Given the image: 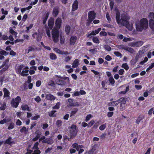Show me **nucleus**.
Here are the masks:
<instances>
[{
	"label": "nucleus",
	"mask_w": 154,
	"mask_h": 154,
	"mask_svg": "<svg viewBox=\"0 0 154 154\" xmlns=\"http://www.w3.org/2000/svg\"><path fill=\"white\" fill-rule=\"evenodd\" d=\"M104 48L106 51H110L111 50V47L109 45H105L104 46Z\"/></svg>",
	"instance_id": "49530a36"
},
{
	"label": "nucleus",
	"mask_w": 154,
	"mask_h": 154,
	"mask_svg": "<svg viewBox=\"0 0 154 154\" xmlns=\"http://www.w3.org/2000/svg\"><path fill=\"white\" fill-rule=\"evenodd\" d=\"M45 29L46 31V33L48 37L49 38L51 37V34L50 29L47 26H45Z\"/></svg>",
	"instance_id": "c756f323"
},
{
	"label": "nucleus",
	"mask_w": 154,
	"mask_h": 154,
	"mask_svg": "<svg viewBox=\"0 0 154 154\" xmlns=\"http://www.w3.org/2000/svg\"><path fill=\"white\" fill-rule=\"evenodd\" d=\"M79 129L76 125L72 124L70 128V134L71 139H73L75 137L78 132Z\"/></svg>",
	"instance_id": "7ed1b4c3"
},
{
	"label": "nucleus",
	"mask_w": 154,
	"mask_h": 154,
	"mask_svg": "<svg viewBox=\"0 0 154 154\" xmlns=\"http://www.w3.org/2000/svg\"><path fill=\"white\" fill-rule=\"evenodd\" d=\"M71 29V27L69 25H66L65 27V30L66 34L67 35H69L70 31Z\"/></svg>",
	"instance_id": "a878e982"
},
{
	"label": "nucleus",
	"mask_w": 154,
	"mask_h": 154,
	"mask_svg": "<svg viewBox=\"0 0 154 154\" xmlns=\"http://www.w3.org/2000/svg\"><path fill=\"white\" fill-rule=\"evenodd\" d=\"M36 134V136L32 139V141H35L37 140L40 137L41 134L38 131H36L35 132Z\"/></svg>",
	"instance_id": "412c9836"
},
{
	"label": "nucleus",
	"mask_w": 154,
	"mask_h": 154,
	"mask_svg": "<svg viewBox=\"0 0 154 154\" xmlns=\"http://www.w3.org/2000/svg\"><path fill=\"white\" fill-rule=\"evenodd\" d=\"M22 110L23 111L27 110L28 111H30V109L29 106L27 104H25L21 106Z\"/></svg>",
	"instance_id": "b1692460"
},
{
	"label": "nucleus",
	"mask_w": 154,
	"mask_h": 154,
	"mask_svg": "<svg viewBox=\"0 0 154 154\" xmlns=\"http://www.w3.org/2000/svg\"><path fill=\"white\" fill-rule=\"evenodd\" d=\"M56 124L57 126L59 127L62 125V122L60 120H57Z\"/></svg>",
	"instance_id": "8fccbe9b"
},
{
	"label": "nucleus",
	"mask_w": 154,
	"mask_h": 154,
	"mask_svg": "<svg viewBox=\"0 0 154 154\" xmlns=\"http://www.w3.org/2000/svg\"><path fill=\"white\" fill-rule=\"evenodd\" d=\"M59 12V9L58 6H55L54 8L52 15L53 17H56L58 15Z\"/></svg>",
	"instance_id": "9b49d317"
},
{
	"label": "nucleus",
	"mask_w": 154,
	"mask_h": 154,
	"mask_svg": "<svg viewBox=\"0 0 154 154\" xmlns=\"http://www.w3.org/2000/svg\"><path fill=\"white\" fill-rule=\"evenodd\" d=\"M149 17L152 19H154V13L153 12H150L149 15Z\"/></svg>",
	"instance_id": "774afa93"
},
{
	"label": "nucleus",
	"mask_w": 154,
	"mask_h": 154,
	"mask_svg": "<svg viewBox=\"0 0 154 154\" xmlns=\"http://www.w3.org/2000/svg\"><path fill=\"white\" fill-rule=\"evenodd\" d=\"M41 152L40 150L38 149L35 150L31 154H40Z\"/></svg>",
	"instance_id": "338daca9"
},
{
	"label": "nucleus",
	"mask_w": 154,
	"mask_h": 154,
	"mask_svg": "<svg viewBox=\"0 0 154 154\" xmlns=\"http://www.w3.org/2000/svg\"><path fill=\"white\" fill-rule=\"evenodd\" d=\"M100 36H106L107 35V33L105 31H101L100 33Z\"/></svg>",
	"instance_id": "6e6d98bb"
},
{
	"label": "nucleus",
	"mask_w": 154,
	"mask_h": 154,
	"mask_svg": "<svg viewBox=\"0 0 154 154\" xmlns=\"http://www.w3.org/2000/svg\"><path fill=\"white\" fill-rule=\"evenodd\" d=\"M28 131V129L26 128L25 126H23L20 130V131L21 133H23L25 134H26Z\"/></svg>",
	"instance_id": "cd10ccee"
},
{
	"label": "nucleus",
	"mask_w": 154,
	"mask_h": 154,
	"mask_svg": "<svg viewBox=\"0 0 154 154\" xmlns=\"http://www.w3.org/2000/svg\"><path fill=\"white\" fill-rule=\"evenodd\" d=\"M49 55L50 58L52 60H55L57 58V56L53 53H50Z\"/></svg>",
	"instance_id": "7c9ffc66"
},
{
	"label": "nucleus",
	"mask_w": 154,
	"mask_h": 154,
	"mask_svg": "<svg viewBox=\"0 0 154 154\" xmlns=\"http://www.w3.org/2000/svg\"><path fill=\"white\" fill-rule=\"evenodd\" d=\"M94 123L95 122L93 120L91 121L88 124V127H91L94 124Z\"/></svg>",
	"instance_id": "bf43d9fd"
},
{
	"label": "nucleus",
	"mask_w": 154,
	"mask_h": 154,
	"mask_svg": "<svg viewBox=\"0 0 154 154\" xmlns=\"http://www.w3.org/2000/svg\"><path fill=\"white\" fill-rule=\"evenodd\" d=\"M14 123L12 122L10 123L8 127V130H11L14 128Z\"/></svg>",
	"instance_id": "a19ab883"
},
{
	"label": "nucleus",
	"mask_w": 154,
	"mask_h": 154,
	"mask_svg": "<svg viewBox=\"0 0 154 154\" xmlns=\"http://www.w3.org/2000/svg\"><path fill=\"white\" fill-rule=\"evenodd\" d=\"M150 28L154 31V21L153 19H151L149 21Z\"/></svg>",
	"instance_id": "5701e85b"
},
{
	"label": "nucleus",
	"mask_w": 154,
	"mask_h": 154,
	"mask_svg": "<svg viewBox=\"0 0 154 154\" xmlns=\"http://www.w3.org/2000/svg\"><path fill=\"white\" fill-rule=\"evenodd\" d=\"M78 108H75L74 109L73 111H71L70 116H71L75 115V114L78 112Z\"/></svg>",
	"instance_id": "c03bdc74"
},
{
	"label": "nucleus",
	"mask_w": 154,
	"mask_h": 154,
	"mask_svg": "<svg viewBox=\"0 0 154 154\" xmlns=\"http://www.w3.org/2000/svg\"><path fill=\"white\" fill-rule=\"evenodd\" d=\"M8 39V37L6 35H2L0 39L2 40H6Z\"/></svg>",
	"instance_id": "864d4df0"
},
{
	"label": "nucleus",
	"mask_w": 154,
	"mask_h": 154,
	"mask_svg": "<svg viewBox=\"0 0 154 154\" xmlns=\"http://www.w3.org/2000/svg\"><path fill=\"white\" fill-rule=\"evenodd\" d=\"M30 70L29 71V73L30 75H33L35 73V71L37 70V68L36 66H31L30 67Z\"/></svg>",
	"instance_id": "6ab92c4d"
},
{
	"label": "nucleus",
	"mask_w": 154,
	"mask_h": 154,
	"mask_svg": "<svg viewBox=\"0 0 154 154\" xmlns=\"http://www.w3.org/2000/svg\"><path fill=\"white\" fill-rule=\"evenodd\" d=\"M33 25V24L32 23L30 24L29 26H27L26 27V29L25 30V32L26 33L29 32V30L32 28Z\"/></svg>",
	"instance_id": "c9c22d12"
},
{
	"label": "nucleus",
	"mask_w": 154,
	"mask_h": 154,
	"mask_svg": "<svg viewBox=\"0 0 154 154\" xmlns=\"http://www.w3.org/2000/svg\"><path fill=\"white\" fill-rule=\"evenodd\" d=\"M32 36L34 39L36 38V41L38 42H39L42 38V35L41 34L35 32L32 35Z\"/></svg>",
	"instance_id": "6e6552de"
},
{
	"label": "nucleus",
	"mask_w": 154,
	"mask_h": 154,
	"mask_svg": "<svg viewBox=\"0 0 154 154\" xmlns=\"http://www.w3.org/2000/svg\"><path fill=\"white\" fill-rule=\"evenodd\" d=\"M60 42L61 44L63 45L64 43L65 39L64 37L60 34Z\"/></svg>",
	"instance_id": "2f4dec72"
},
{
	"label": "nucleus",
	"mask_w": 154,
	"mask_h": 154,
	"mask_svg": "<svg viewBox=\"0 0 154 154\" xmlns=\"http://www.w3.org/2000/svg\"><path fill=\"white\" fill-rule=\"evenodd\" d=\"M124 70L123 69H120L119 71V74L121 75H122L124 73Z\"/></svg>",
	"instance_id": "69168bd1"
},
{
	"label": "nucleus",
	"mask_w": 154,
	"mask_h": 154,
	"mask_svg": "<svg viewBox=\"0 0 154 154\" xmlns=\"http://www.w3.org/2000/svg\"><path fill=\"white\" fill-rule=\"evenodd\" d=\"M62 23V20L61 18L59 17L57 18L55 20V26L54 28L59 29L61 26Z\"/></svg>",
	"instance_id": "423d86ee"
},
{
	"label": "nucleus",
	"mask_w": 154,
	"mask_h": 154,
	"mask_svg": "<svg viewBox=\"0 0 154 154\" xmlns=\"http://www.w3.org/2000/svg\"><path fill=\"white\" fill-rule=\"evenodd\" d=\"M54 24V19L53 17H51L48 20V25L50 29H52Z\"/></svg>",
	"instance_id": "9d476101"
},
{
	"label": "nucleus",
	"mask_w": 154,
	"mask_h": 154,
	"mask_svg": "<svg viewBox=\"0 0 154 154\" xmlns=\"http://www.w3.org/2000/svg\"><path fill=\"white\" fill-rule=\"evenodd\" d=\"M53 40L54 42L57 43L59 41V29L53 28L51 32Z\"/></svg>",
	"instance_id": "20e7f679"
},
{
	"label": "nucleus",
	"mask_w": 154,
	"mask_h": 154,
	"mask_svg": "<svg viewBox=\"0 0 154 154\" xmlns=\"http://www.w3.org/2000/svg\"><path fill=\"white\" fill-rule=\"evenodd\" d=\"M92 41L93 42L95 43L98 44L100 43L99 40L98 38L96 37H93L92 39Z\"/></svg>",
	"instance_id": "ea45409f"
},
{
	"label": "nucleus",
	"mask_w": 154,
	"mask_h": 154,
	"mask_svg": "<svg viewBox=\"0 0 154 154\" xmlns=\"http://www.w3.org/2000/svg\"><path fill=\"white\" fill-rule=\"evenodd\" d=\"M54 142L53 140L50 138H47L42 141L43 143H48L49 144H52Z\"/></svg>",
	"instance_id": "f3484780"
},
{
	"label": "nucleus",
	"mask_w": 154,
	"mask_h": 154,
	"mask_svg": "<svg viewBox=\"0 0 154 154\" xmlns=\"http://www.w3.org/2000/svg\"><path fill=\"white\" fill-rule=\"evenodd\" d=\"M79 65V60L78 59H76L73 62L72 67L74 68L77 67Z\"/></svg>",
	"instance_id": "393cba45"
},
{
	"label": "nucleus",
	"mask_w": 154,
	"mask_h": 154,
	"mask_svg": "<svg viewBox=\"0 0 154 154\" xmlns=\"http://www.w3.org/2000/svg\"><path fill=\"white\" fill-rule=\"evenodd\" d=\"M120 109L121 111L124 110L126 107V105L124 104H122V103H120Z\"/></svg>",
	"instance_id": "37998d69"
},
{
	"label": "nucleus",
	"mask_w": 154,
	"mask_h": 154,
	"mask_svg": "<svg viewBox=\"0 0 154 154\" xmlns=\"http://www.w3.org/2000/svg\"><path fill=\"white\" fill-rule=\"evenodd\" d=\"M144 118V116L142 115H140L136 120V123L137 124H139L141 120Z\"/></svg>",
	"instance_id": "aec40b11"
},
{
	"label": "nucleus",
	"mask_w": 154,
	"mask_h": 154,
	"mask_svg": "<svg viewBox=\"0 0 154 154\" xmlns=\"http://www.w3.org/2000/svg\"><path fill=\"white\" fill-rule=\"evenodd\" d=\"M6 104L5 103H4L0 107V109L1 110H5L6 109Z\"/></svg>",
	"instance_id": "3c124183"
},
{
	"label": "nucleus",
	"mask_w": 154,
	"mask_h": 154,
	"mask_svg": "<svg viewBox=\"0 0 154 154\" xmlns=\"http://www.w3.org/2000/svg\"><path fill=\"white\" fill-rule=\"evenodd\" d=\"M35 50V49L34 48L31 46H30L28 48V53H29L30 52L34 51Z\"/></svg>",
	"instance_id": "052dcab7"
},
{
	"label": "nucleus",
	"mask_w": 154,
	"mask_h": 154,
	"mask_svg": "<svg viewBox=\"0 0 154 154\" xmlns=\"http://www.w3.org/2000/svg\"><path fill=\"white\" fill-rule=\"evenodd\" d=\"M105 59L107 61H110L112 60V58L110 55H108L105 57Z\"/></svg>",
	"instance_id": "680f3d73"
},
{
	"label": "nucleus",
	"mask_w": 154,
	"mask_h": 154,
	"mask_svg": "<svg viewBox=\"0 0 154 154\" xmlns=\"http://www.w3.org/2000/svg\"><path fill=\"white\" fill-rule=\"evenodd\" d=\"M45 97L46 99L51 101L54 100L56 98V97L54 95L51 94H47Z\"/></svg>",
	"instance_id": "a211bd4d"
},
{
	"label": "nucleus",
	"mask_w": 154,
	"mask_h": 154,
	"mask_svg": "<svg viewBox=\"0 0 154 154\" xmlns=\"http://www.w3.org/2000/svg\"><path fill=\"white\" fill-rule=\"evenodd\" d=\"M38 142H36L34 144V146H33L32 149H38Z\"/></svg>",
	"instance_id": "5fc2aeb1"
},
{
	"label": "nucleus",
	"mask_w": 154,
	"mask_h": 154,
	"mask_svg": "<svg viewBox=\"0 0 154 154\" xmlns=\"http://www.w3.org/2000/svg\"><path fill=\"white\" fill-rule=\"evenodd\" d=\"M49 14L50 13L49 12H46L45 13L42 15V19L43 20V23L44 24H45L49 16Z\"/></svg>",
	"instance_id": "1a4fd4ad"
},
{
	"label": "nucleus",
	"mask_w": 154,
	"mask_h": 154,
	"mask_svg": "<svg viewBox=\"0 0 154 154\" xmlns=\"http://www.w3.org/2000/svg\"><path fill=\"white\" fill-rule=\"evenodd\" d=\"M71 57H69L68 56L65 57L64 61L67 63L71 59Z\"/></svg>",
	"instance_id": "e2e57ef3"
},
{
	"label": "nucleus",
	"mask_w": 154,
	"mask_h": 154,
	"mask_svg": "<svg viewBox=\"0 0 154 154\" xmlns=\"http://www.w3.org/2000/svg\"><path fill=\"white\" fill-rule=\"evenodd\" d=\"M103 26L104 27H107L111 28H113V26L112 25L109 24L104 23L103 24Z\"/></svg>",
	"instance_id": "09e8293b"
},
{
	"label": "nucleus",
	"mask_w": 154,
	"mask_h": 154,
	"mask_svg": "<svg viewBox=\"0 0 154 154\" xmlns=\"http://www.w3.org/2000/svg\"><path fill=\"white\" fill-rule=\"evenodd\" d=\"M91 117V115L89 114L87 115L85 118V121L87 122L90 119Z\"/></svg>",
	"instance_id": "4d7b16f0"
},
{
	"label": "nucleus",
	"mask_w": 154,
	"mask_h": 154,
	"mask_svg": "<svg viewBox=\"0 0 154 154\" xmlns=\"http://www.w3.org/2000/svg\"><path fill=\"white\" fill-rule=\"evenodd\" d=\"M77 40V37L72 36L70 39V44L71 45H73L75 44Z\"/></svg>",
	"instance_id": "dca6fc26"
},
{
	"label": "nucleus",
	"mask_w": 154,
	"mask_h": 154,
	"mask_svg": "<svg viewBox=\"0 0 154 154\" xmlns=\"http://www.w3.org/2000/svg\"><path fill=\"white\" fill-rule=\"evenodd\" d=\"M106 123H105L101 125L99 127V128L100 130L101 131H103L106 128Z\"/></svg>",
	"instance_id": "79ce46f5"
},
{
	"label": "nucleus",
	"mask_w": 154,
	"mask_h": 154,
	"mask_svg": "<svg viewBox=\"0 0 154 154\" xmlns=\"http://www.w3.org/2000/svg\"><path fill=\"white\" fill-rule=\"evenodd\" d=\"M1 11L2 14H4L5 15H7L8 14V11H7L5 10L3 8H2L1 9Z\"/></svg>",
	"instance_id": "0e129e2a"
},
{
	"label": "nucleus",
	"mask_w": 154,
	"mask_h": 154,
	"mask_svg": "<svg viewBox=\"0 0 154 154\" xmlns=\"http://www.w3.org/2000/svg\"><path fill=\"white\" fill-rule=\"evenodd\" d=\"M114 54H115L116 56L118 57H121L122 56V54L119 51H115L114 53Z\"/></svg>",
	"instance_id": "603ef678"
},
{
	"label": "nucleus",
	"mask_w": 154,
	"mask_h": 154,
	"mask_svg": "<svg viewBox=\"0 0 154 154\" xmlns=\"http://www.w3.org/2000/svg\"><path fill=\"white\" fill-rule=\"evenodd\" d=\"M79 2L77 0H75L72 5V11H74L77 10L78 8Z\"/></svg>",
	"instance_id": "ddd939ff"
},
{
	"label": "nucleus",
	"mask_w": 154,
	"mask_h": 154,
	"mask_svg": "<svg viewBox=\"0 0 154 154\" xmlns=\"http://www.w3.org/2000/svg\"><path fill=\"white\" fill-rule=\"evenodd\" d=\"M143 43L142 41L136 42L134 43V45L136 47H140L143 44Z\"/></svg>",
	"instance_id": "e433bc0d"
},
{
	"label": "nucleus",
	"mask_w": 154,
	"mask_h": 154,
	"mask_svg": "<svg viewBox=\"0 0 154 154\" xmlns=\"http://www.w3.org/2000/svg\"><path fill=\"white\" fill-rule=\"evenodd\" d=\"M122 67L124 68L126 70H127L129 69V67L126 63H124L122 64Z\"/></svg>",
	"instance_id": "f704fd0d"
},
{
	"label": "nucleus",
	"mask_w": 154,
	"mask_h": 154,
	"mask_svg": "<svg viewBox=\"0 0 154 154\" xmlns=\"http://www.w3.org/2000/svg\"><path fill=\"white\" fill-rule=\"evenodd\" d=\"M11 140L12 138L10 137H9L5 140V144H7L10 145H11L12 144L14 143L13 141H11Z\"/></svg>",
	"instance_id": "4be33fe9"
},
{
	"label": "nucleus",
	"mask_w": 154,
	"mask_h": 154,
	"mask_svg": "<svg viewBox=\"0 0 154 154\" xmlns=\"http://www.w3.org/2000/svg\"><path fill=\"white\" fill-rule=\"evenodd\" d=\"M55 82L57 85L61 86L64 85L66 84L65 82L59 79H56Z\"/></svg>",
	"instance_id": "2eb2a0df"
},
{
	"label": "nucleus",
	"mask_w": 154,
	"mask_h": 154,
	"mask_svg": "<svg viewBox=\"0 0 154 154\" xmlns=\"http://www.w3.org/2000/svg\"><path fill=\"white\" fill-rule=\"evenodd\" d=\"M21 98L19 96H17L14 99H12L11 102V106L15 108H17L21 101Z\"/></svg>",
	"instance_id": "39448f33"
},
{
	"label": "nucleus",
	"mask_w": 154,
	"mask_h": 154,
	"mask_svg": "<svg viewBox=\"0 0 154 154\" xmlns=\"http://www.w3.org/2000/svg\"><path fill=\"white\" fill-rule=\"evenodd\" d=\"M9 32L13 35H16L17 33L14 30L12 27H10L9 28Z\"/></svg>",
	"instance_id": "a18cd8bd"
},
{
	"label": "nucleus",
	"mask_w": 154,
	"mask_h": 154,
	"mask_svg": "<svg viewBox=\"0 0 154 154\" xmlns=\"http://www.w3.org/2000/svg\"><path fill=\"white\" fill-rule=\"evenodd\" d=\"M9 52H7L6 51L4 50H2L0 51V54L2 55L6 56L8 55Z\"/></svg>",
	"instance_id": "de8ad7c7"
},
{
	"label": "nucleus",
	"mask_w": 154,
	"mask_h": 154,
	"mask_svg": "<svg viewBox=\"0 0 154 154\" xmlns=\"http://www.w3.org/2000/svg\"><path fill=\"white\" fill-rule=\"evenodd\" d=\"M116 19L118 24H120L123 26H127L129 25L128 20L130 18L127 15L124 14H121L120 19V12L118 9H116Z\"/></svg>",
	"instance_id": "f257e3e1"
},
{
	"label": "nucleus",
	"mask_w": 154,
	"mask_h": 154,
	"mask_svg": "<svg viewBox=\"0 0 154 154\" xmlns=\"http://www.w3.org/2000/svg\"><path fill=\"white\" fill-rule=\"evenodd\" d=\"M96 14L93 11H89L88 14V19H90L91 21H92L96 17Z\"/></svg>",
	"instance_id": "0eeeda50"
},
{
	"label": "nucleus",
	"mask_w": 154,
	"mask_h": 154,
	"mask_svg": "<svg viewBox=\"0 0 154 154\" xmlns=\"http://www.w3.org/2000/svg\"><path fill=\"white\" fill-rule=\"evenodd\" d=\"M117 48L120 49H123L125 50L127 46H125L123 45H121L117 46Z\"/></svg>",
	"instance_id": "4c0bfd02"
},
{
	"label": "nucleus",
	"mask_w": 154,
	"mask_h": 154,
	"mask_svg": "<svg viewBox=\"0 0 154 154\" xmlns=\"http://www.w3.org/2000/svg\"><path fill=\"white\" fill-rule=\"evenodd\" d=\"M125 50L128 51L131 54H133L134 53V49L132 48L129 47L127 46L126 47Z\"/></svg>",
	"instance_id": "72a5a7b5"
},
{
	"label": "nucleus",
	"mask_w": 154,
	"mask_h": 154,
	"mask_svg": "<svg viewBox=\"0 0 154 154\" xmlns=\"http://www.w3.org/2000/svg\"><path fill=\"white\" fill-rule=\"evenodd\" d=\"M60 102H57L55 106L52 107V108L53 109H58L60 108Z\"/></svg>",
	"instance_id": "58836bf2"
},
{
	"label": "nucleus",
	"mask_w": 154,
	"mask_h": 154,
	"mask_svg": "<svg viewBox=\"0 0 154 154\" xmlns=\"http://www.w3.org/2000/svg\"><path fill=\"white\" fill-rule=\"evenodd\" d=\"M114 4V3L113 1H110V2L109 3V5L110 6V10L111 11H112L113 9Z\"/></svg>",
	"instance_id": "13d9d810"
},
{
	"label": "nucleus",
	"mask_w": 154,
	"mask_h": 154,
	"mask_svg": "<svg viewBox=\"0 0 154 154\" xmlns=\"http://www.w3.org/2000/svg\"><path fill=\"white\" fill-rule=\"evenodd\" d=\"M57 112L56 110H52L48 113L49 116L50 117H55L56 116V114L55 113Z\"/></svg>",
	"instance_id": "c85d7f7f"
},
{
	"label": "nucleus",
	"mask_w": 154,
	"mask_h": 154,
	"mask_svg": "<svg viewBox=\"0 0 154 154\" xmlns=\"http://www.w3.org/2000/svg\"><path fill=\"white\" fill-rule=\"evenodd\" d=\"M3 91L4 93L3 96L4 98L9 97L10 93L7 89L6 88H3Z\"/></svg>",
	"instance_id": "4468645a"
},
{
	"label": "nucleus",
	"mask_w": 154,
	"mask_h": 154,
	"mask_svg": "<svg viewBox=\"0 0 154 154\" xmlns=\"http://www.w3.org/2000/svg\"><path fill=\"white\" fill-rule=\"evenodd\" d=\"M109 81L112 85L113 86L114 85L115 81L112 77H110L109 78Z\"/></svg>",
	"instance_id": "473e14b6"
},
{
	"label": "nucleus",
	"mask_w": 154,
	"mask_h": 154,
	"mask_svg": "<svg viewBox=\"0 0 154 154\" xmlns=\"http://www.w3.org/2000/svg\"><path fill=\"white\" fill-rule=\"evenodd\" d=\"M148 21L145 18L140 20L139 23H136V28L138 31H142L143 29H146L148 28Z\"/></svg>",
	"instance_id": "f03ea898"
},
{
	"label": "nucleus",
	"mask_w": 154,
	"mask_h": 154,
	"mask_svg": "<svg viewBox=\"0 0 154 154\" xmlns=\"http://www.w3.org/2000/svg\"><path fill=\"white\" fill-rule=\"evenodd\" d=\"M120 103H122V104L126 105L127 98H125V97H123L120 98Z\"/></svg>",
	"instance_id": "bb28decb"
},
{
	"label": "nucleus",
	"mask_w": 154,
	"mask_h": 154,
	"mask_svg": "<svg viewBox=\"0 0 154 154\" xmlns=\"http://www.w3.org/2000/svg\"><path fill=\"white\" fill-rule=\"evenodd\" d=\"M24 66L23 64H21L15 68V70L16 73L17 74H20L21 73V71L22 69L24 67Z\"/></svg>",
	"instance_id": "f8f14e48"
}]
</instances>
